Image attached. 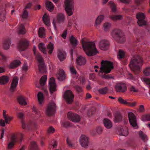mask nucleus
<instances>
[{
  "mask_svg": "<svg viewBox=\"0 0 150 150\" xmlns=\"http://www.w3.org/2000/svg\"><path fill=\"white\" fill-rule=\"evenodd\" d=\"M81 42L83 49L87 56H92L98 52L94 42L85 41L82 39Z\"/></svg>",
  "mask_w": 150,
  "mask_h": 150,
  "instance_id": "obj_1",
  "label": "nucleus"
},
{
  "mask_svg": "<svg viewBox=\"0 0 150 150\" xmlns=\"http://www.w3.org/2000/svg\"><path fill=\"white\" fill-rule=\"evenodd\" d=\"M141 57L134 56L131 59L129 66L131 70L135 74H138L140 72Z\"/></svg>",
  "mask_w": 150,
  "mask_h": 150,
  "instance_id": "obj_2",
  "label": "nucleus"
},
{
  "mask_svg": "<svg viewBox=\"0 0 150 150\" xmlns=\"http://www.w3.org/2000/svg\"><path fill=\"white\" fill-rule=\"evenodd\" d=\"M36 47L34 46L33 48V51L34 55L39 62L38 65L39 71L41 73H45L46 71V67L45 65L44 60L39 53L36 52Z\"/></svg>",
  "mask_w": 150,
  "mask_h": 150,
  "instance_id": "obj_3",
  "label": "nucleus"
},
{
  "mask_svg": "<svg viewBox=\"0 0 150 150\" xmlns=\"http://www.w3.org/2000/svg\"><path fill=\"white\" fill-rule=\"evenodd\" d=\"M111 35L115 41L119 43H123L125 41V36L120 29L114 30L111 33Z\"/></svg>",
  "mask_w": 150,
  "mask_h": 150,
  "instance_id": "obj_4",
  "label": "nucleus"
},
{
  "mask_svg": "<svg viewBox=\"0 0 150 150\" xmlns=\"http://www.w3.org/2000/svg\"><path fill=\"white\" fill-rule=\"evenodd\" d=\"M113 68V63L112 62L108 61L103 60L101 63V66L99 73L108 74L110 72Z\"/></svg>",
  "mask_w": 150,
  "mask_h": 150,
  "instance_id": "obj_5",
  "label": "nucleus"
},
{
  "mask_svg": "<svg viewBox=\"0 0 150 150\" xmlns=\"http://www.w3.org/2000/svg\"><path fill=\"white\" fill-rule=\"evenodd\" d=\"M23 137V134L20 133L18 135L16 134H12L11 137L10 139L8 140L11 141L8 143V145L7 148L9 149H11L13 147L14 143L15 142L20 143L21 142ZM9 139V138H8Z\"/></svg>",
  "mask_w": 150,
  "mask_h": 150,
  "instance_id": "obj_6",
  "label": "nucleus"
},
{
  "mask_svg": "<svg viewBox=\"0 0 150 150\" xmlns=\"http://www.w3.org/2000/svg\"><path fill=\"white\" fill-rule=\"evenodd\" d=\"M65 3V11L67 14L70 16L73 14L74 10L73 0H66Z\"/></svg>",
  "mask_w": 150,
  "mask_h": 150,
  "instance_id": "obj_7",
  "label": "nucleus"
},
{
  "mask_svg": "<svg viewBox=\"0 0 150 150\" xmlns=\"http://www.w3.org/2000/svg\"><path fill=\"white\" fill-rule=\"evenodd\" d=\"M65 20L64 15L62 13H58L56 18L53 20V24L55 30H57L56 24H60L64 22Z\"/></svg>",
  "mask_w": 150,
  "mask_h": 150,
  "instance_id": "obj_8",
  "label": "nucleus"
},
{
  "mask_svg": "<svg viewBox=\"0 0 150 150\" xmlns=\"http://www.w3.org/2000/svg\"><path fill=\"white\" fill-rule=\"evenodd\" d=\"M56 110L55 104L53 102H50L49 104L47 107L46 111V114L49 116L53 115L55 113Z\"/></svg>",
  "mask_w": 150,
  "mask_h": 150,
  "instance_id": "obj_9",
  "label": "nucleus"
},
{
  "mask_svg": "<svg viewBox=\"0 0 150 150\" xmlns=\"http://www.w3.org/2000/svg\"><path fill=\"white\" fill-rule=\"evenodd\" d=\"M74 96L70 90H67L65 92L64 97L68 104L71 103L73 100Z\"/></svg>",
  "mask_w": 150,
  "mask_h": 150,
  "instance_id": "obj_10",
  "label": "nucleus"
},
{
  "mask_svg": "<svg viewBox=\"0 0 150 150\" xmlns=\"http://www.w3.org/2000/svg\"><path fill=\"white\" fill-rule=\"evenodd\" d=\"M115 88L116 91L117 92L124 93L127 90L126 85L122 82L117 83Z\"/></svg>",
  "mask_w": 150,
  "mask_h": 150,
  "instance_id": "obj_11",
  "label": "nucleus"
},
{
  "mask_svg": "<svg viewBox=\"0 0 150 150\" xmlns=\"http://www.w3.org/2000/svg\"><path fill=\"white\" fill-rule=\"evenodd\" d=\"M49 85L50 92L52 94L53 92L57 91V86L55 82V80L52 77L50 79L49 81Z\"/></svg>",
  "mask_w": 150,
  "mask_h": 150,
  "instance_id": "obj_12",
  "label": "nucleus"
},
{
  "mask_svg": "<svg viewBox=\"0 0 150 150\" xmlns=\"http://www.w3.org/2000/svg\"><path fill=\"white\" fill-rule=\"evenodd\" d=\"M67 116L69 120L74 122H78L80 121L81 119L78 115L71 112L68 113Z\"/></svg>",
  "mask_w": 150,
  "mask_h": 150,
  "instance_id": "obj_13",
  "label": "nucleus"
},
{
  "mask_svg": "<svg viewBox=\"0 0 150 150\" xmlns=\"http://www.w3.org/2000/svg\"><path fill=\"white\" fill-rule=\"evenodd\" d=\"M129 119L130 125L135 128H136L137 123L136 117L132 112H129L128 114Z\"/></svg>",
  "mask_w": 150,
  "mask_h": 150,
  "instance_id": "obj_14",
  "label": "nucleus"
},
{
  "mask_svg": "<svg viewBox=\"0 0 150 150\" xmlns=\"http://www.w3.org/2000/svg\"><path fill=\"white\" fill-rule=\"evenodd\" d=\"M29 45V43L26 40H20L18 44V47L21 51L25 50Z\"/></svg>",
  "mask_w": 150,
  "mask_h": 150,
  "instance_id": "obj_15",
  "label": "nucleus"
},
{
  "mask_svg": "<svg viewBox=\"0 0 150 150\" xmlns=\"http://www.w3.org/2000/svg\"><path fill=\"white\" fill-rule=\"evenodd\" d=\"M80 142L81 146L84 147L87 146L88 144V139L86 136L82 135L80 138Z\"/></svg>",
  "mask_w": 150,
  "mask_h": 150,
  "instance_id": "obj_16",
  "label": "nucleus"
},
{
  "mask_svg": "<svg viewBox=\"0 0 150 150\" xmlns=\"http://www.w3.org/2000/svg\"><path fill=\"white\" fill-rule=\"evenodd\" d=\"M109 46V42L106 40H102L99 43V47L100 49L103 50H107Z\"/></svg>",
  "mask_w": 150,
  "mask_h": 150,
  "instance_id": "obj_17",
  "label": "nucleus"
},
{
  "mask_svg": "<svg viewBox=\"0 0 150 150\" xmlns=\"http://www.w3.org/2000/svg\"><path fill=\"white\" fill-rule=\"evenodd\" d=\"M6 6H2L0 9V21H3L6 18Z\"/></svg>",
  "mask_w": 150,
  "mask_h": 150,
  "instance_id": "obj_18",
  "label": "nucleus"
},
{
  "mask_svg": "<svg viewBox=\"0 0 150 150\" xmlns=\"http://www.w3.org/2000/svg\"><path fill=\"white\" fill-rule=\"evenodd\" d=\"M18 79L17 77L13 78L11 84L10 91L11 92H13L16 89L18 83Z\"/></svg>",
  "mask_w": 150,
  "mask_h": 150,
  "instance_id": "obj_19",
  "label": "nucleus"
},
{
  "mask_svg": "<svg viewBox=\"0 0 150 150\" xmlns=\"http://www.w3.org/2000/svg\"><path fill=\"white\" fill-rule=\"evenodd\" d=\"M119 134L120 135L127 136L128 134V131L127 128L120 127L118 130Z\"/></svg>",
  "mask_w": 150,
  "mask_h": 150,
  "instance_id": "obj_20",
  "label": "nucleus"
},
{
  "mask_svg": "<svg viewBox=\"0 0 150 150\" xmlns=\"http://www.w3.org/2000/svg\"><path fill=\"white\" fill-rule=\"evenodd\" d=\"M21 63L20 60H15L10 63L9 65V67L10 69H15L19 66Z\"/></svg>",
  "mask_w": 150,
  "mask_h": 150,
  "instance_id": "obj_21",
  "label": "nucleus"
},
{
  "mask_svg": "<svg viewBox=\"0 0 150 150\" xmlns=\"http://www.w3.org/2000/svg\"><path fill=\"white\" fill-rule=\"evenodd\" d=\"M104 17L103 15H100L97 18L95 23V26L97 28L99 27V25L104 20Z\"/></svg>",
  "mask_w": 150,
  "mask_h": 150,
  "instance_id": "obj_22",
  "label": "nucleus"
},
{
  "mask_svg": "<svg viewBox=\"0 0 150 150\" xmlns=\"http://www.w3.org/2000/svg\"><path fill=\"white\" fill-rule=\"evenodd\" d=\"M148 25L147 19L146 18L145 15L141 13V27L146 26Z\"/></svg>",
  "mask_w": 150,
  "mask_h": 150,
  "instance_id": "obj_23",
  "label": "nucleus"
},
{
  "mask_svg": "<svg viewBox=\"0 0 150 150\" xmlns=\"http://www.w3.org/2000/svg\"><path fill=\"white\" fill-rule=\"evenodd\" d=\"M65 76L64 71L62 69L59 70L58 74L57 75L58 79L59 80L62 81L65 79Z\"/></svg>",
  "mask_w": 150,
  "mask_h": 150,
  "instance_id": "obj_24",
  "label": "nucleus"
},
{
  "mask_svg": "<svg viewBox=\"0 0 150 150\" xmlns=\"http://www.w3.org/2000/svg\"><path fill=\"white\" fill-rule=\"evenodd\" d=\"M86 62V60L85 58L81 56L79 57L76 59L77 63L79 65L85 64Z\"/></svg>",
  "mask_w": 150,
  "mask_h": 150,
  "instance_id": "obj_25",
  "label": "nucleus"
},
{
  "mask_svg": "<svg viewBox=\"0 0 150 150\" xmlns=\"http://www.w3.org/2000/svg\"><path fill=\"white\" fill-rule=\"evenodd\" d=\"M6 111L4 110L3 111V117L4 119L5 122L7 124H9L10 122L12 119L13 117H12L9 116L6 114Z\"/></svg>",
  "mask_w": 150,
  "mask_h": 150,
  "instance_id": "obj_26",
  "label": "nucleus"
},
{
  "mask_svg": "<svg viewBox=\"0 0 150 150\" xmlns=\"http://www.w3.org/2000/svg\"><path fill=\"white\" fill-rule=\"evenodd\" d=\"M66 53L64 51L59 50L58 53V57L61 61H62L65 59Z\"/></svg>",
  "mask_w": 150,
  "mask_h": 150,
  "instance_id": "obj_27",
  "label": "nucleus"
},
{
  "mask_svg": "<svg viewBox=\"0 0 150 150\" xmlns=\"http://www.w3.org/2000/svg\"><path fill=\"white\" fill-rule=\"evenodd\" d=\"M18 32L19 34L24 35L26 33V30L24 25L23 24H21L18 26Z\"/></svg>",
  "mask_w": 150,
  "mask_h": 150,
  "instance_id": "obj_28",
  "label": "nucleus"
},
{
  "mask_svg": "<svg viewBox=\"0 0 150 150\" xmlns=\"http://www.w3.org/2000/svg\"><path fill=\"white\" fill-rule=\"evenodd\" d=\"M103 123L105 126L107 128H110L112 126V124L111 122L108 119L105 118L104 120Z\"/></svg>",
  "mask_w": 150,
  "mask_h": 150,
  "instance_id": "obj_29",
  "label": "nucleus"
},
{
  "mask_svg": "<svg viewBox=\"0 0 150 150\" xmlns=\"http://www.w3.org/2000/svg\"><path fill=\"white\" fill-rule=\"evenodd\" d=\"M8 57L0 52V64H4L7 61Z\"/></svg>",
  "mask_w": 150,
  "mask_h": 150,
  "instance_id": "obj_30",
  "label": "nucleus"
},
{
  "mask_svg": "<svg viewBox=\"0 0 150 150\" xmlns=\"http://www.w3.org/2000/svg\"><path fill=\"white\" fill-rule=\"evenodd\" d=\"M8 77L6 76H3L0 77V84L4 85L7 83L9 81Z\"/></svg>",
  "mask_w": 150,
  "mask_h": 150,
  "instance_id": "obj_31",
  "label": "nucleus"
},
{
  "mask_svg": "<svg viewBox=\"0 0 150 150\" xmlns=\"http://www.w3.org/2000/svg\"><path fill=\"white\" fill-rule=\"evenodd\" d=\"M43 21L45 25L49 26L50 24V18L49 16L46 14H45L42 17Z\"/></svg>",
  "mask_w": 150,
  "mask_h": 150,
  "instance_id": "obj_32",
  "label": "nucleus"
},
{
  "mask_svg": "<svg viewBox=\"0 0 150 150\" xmlns=\"http://www.w3.org/2000/svg\"><path fill=\"white\" fill-rule=\"evenodd\" d=\"M70 41L72 44L74 48L77 46L78 43V41L73 36H72L70 38Z\"/></svg>",
  "mask_w": 150,
  "mask_h": 150,
  "instance_id": "obj_33",
  "label": "nucleus"
},
{
  "mask_svg": "<svg viewBox=\"0 0 150 150\" xmlns=\"http://www.w3.org/2000/svg\"><path fill=\"white\" fill-rule=\"evenodd\" d=\"M47 76L46 75H45L42 76L40 80V86H44L47 81ZM37 87L40 88V86H37Z\"/></svg>",
  "mask_w": 150,
  "mask_h": 150,
  "instance_id": "obj_34",
  "label": "nucleus"
},
{
  "mask_svg": "<svg viewBox=\"0 0 150 150\" xmlns=\"http://www.w3.org/2000/svg\"><path fill=\"white\" fill-rule=\"evenodd\" d=\"M17 100L19 103L22 105H25L27 104V103L24 98L22 96H19L17 98Z\"/></svg>",
  "mask_w": 150,
  "mask_h": 150,
  "instance_id": "obj_35",
  "label": "nucleus"
},
{
  "mask_svg": "<svg viewBox=\"0 0 150 150\" xmlns=\"http://www.w3.org/2000/svg\"><path fill=\"white\" fill-rule=\"evenodd\" d=\"M11 43V42L10 40L8 39L6 40L3 43L4 48L6 50L9 49Z\"/></svg>",
  "mask_w": 150,
  "mask_h": 150,
  "instance_id": "obj_36",
  "label": "nucleus"
},
{
  "mask_svg": "<svg viewBox=\"0 0 150 150\" xmlns=\"http://www.w3.org/2000/svg\"><path fill=\"white\" fill-rule=\"evenodd\" d=\"M46 6L47 9L50 11H52L54 9V6L51 2L47 1L46 3Z\"/></svg>",
  "mask_w": 150,
  "mask_h": 150,
  "instance_id": "obj_37",
  "label": "nucleus"
},
{
  "mask_svg": "<svg viewBox=\"0 0 150 150\" xmlns=\"http://www.w3.org/2000/svg\"><path fill=\"white\" fill-rule=\"evenodd\" d=\"M39 49L45 54H47L46 49L45 48V45L43 43H40L38 45Z\"/></svg>",
  "mask_w": 150,
  "mask_h": 150,
  "instance_id": "obj_38",
  "label": "nucleus"
},
{
  "mask_svg": "<svg viewBox=\"0 0 150 150\" xmlns=\"http://www.w3.org/2000/svg\"><path fill=\"white\" fill-rule=\"evenodd\" d=\"M29 148L30 150H39L38 146L35 142L31 143Z\"/></svg>",
  "mask_w": 150,
  "mask_h": 150,
  "instance_id": "obj_39",
  "label": "nucleus"
},
{
  "mask_svg": "<svg viewBox=\"0 0 150 150\" xmlns=\"http://www.w3.org/2000/svg\"><path fill=\"white\" fill-rule=\"evenodd\" d=\"M21 122L22 125V127L23 129H30L31 124L30 123L27 124L23 120H22Z\"/></svg>",
  "mask_w": 150,
  "mask_h": 150,
  "instance_id": "obj_40",
  "label": "nucleus"
},
{
  "mask_svg": "<svg viewBox=\"0 0 150 150\" xmlns=\"http://www.w3.org/2000/svg\"><path fill=\"white\" fill-rule=\"evenodd\" d=\"M111 26L110 23L106 22L103 25V29L105 31H108L109 30Z\"/></svg>",
  "mask_w": 150,
  "mask_h": 150,
  "instance_id": "obj_41",
  "label": "nucleus"
},
{
  "mask_svg": "<svg viewBox=\"0 0 150 150\" xmlns=\"http://www.w3.org/2000/svg\"><path fill=\"white\" fill-rule=\"evenodd\" d=\"M38 98L39 104L41 105L44 100L43 94L41 92H39L38 94Z\"/></svg>",
  "mask_w": 150,
  "mask_h": 150,
  "instance_id": "obj_42",
  "label": "nucleus"
},
{
  "mask_svg": "<svg viewBox=\"0 0 150 150\" xmlns=\"http://www.w3.org/2000/svg\"><path fill=\"white\" fill-rule=\"evenodd\" d=\"M122 119V117L121 115L119 113L116 114L114 117V121L116 122H118L121 121Z\"/></svg>",
  "mask_w": 150,
  "mask_h": 150,
  "instance_id": "obj_43",
  "label": "nucleus"
},
{
  "mask_svg": "<svg viewBox=\"0 0 150 150\" xmlns=\"http://www.w3.org/2000/svg\"><path fill=\"white\" fill-rule=\"evenodd\" d=\"M38 33L40 37L44 38L45 36V31L44 28H39Z\"/></svg>",
  "mask_w": 150,
  "mask_h": 150,
  "instance_id": "obj_44",
  "label": "nucleus"
},
{
  "mask_svg": "<svg viewBox=\"0 0 150 150\" xmlns=\"http://www.w3.org/2000/svg\"><path fill=\"white\" fill-rule=\"evenodd\" d=\"M122 15H112L110 16V18L113 21L121 20L122 18Z\"/></svg>",
  "mask_w": 150,
  "mask_h": 150,
  "instance_id": "obj_45",
  "label": "nucleus"
},
{
  "mask_svg": "<svg viewBox=\"0 0 150 150\" xmlns=\"http://www.w3.org/2000/svg\"><path fill=\"white\" fill-rule=\"evenodd\" d=\"M108 5H109L112 9V11L115 12L116 11V6L112 1H110L109 2Z\"/></svg>",
  "mask_w": 150,
  "mask_h": 150,
  "instance_id": "obj_46",
  "label": "nucleus"
},
{
  "mask_svg": "<svg viewBox=\"0 0 150 150\" xmlns=\"http://www.w3.org/2000/svg\"><path fill=\"white\" fill-rule=\"evenodd\" d=\"M54 45L51 42H50L47 45V49L48 50V53L49 54L52 53L54 49Z\"/></svg>",
  "mask_w": 150,
  "mask_h": 150,
  "instance_id": "obj_47",
  "label": "nucleus"
},
{
  "mask_svg": "<svg viewBox=\"0 0 150 150\" xmlns=\"http://www.w3.org/2000/svg\"><path fill=\"white\" fill-rule=\"evenodd\" d=\"M33 110L35 113L36 116L37 117H40L41 116L40 112L35 107V106H33L32 108Z\"/></svg>",
  "mask_w": 150,
  "mask_h": 150,
  "instance_id": "obj_48",
  "label": "nucleus"
},
{
  "mask_svg": "<svg viewBox=\"0 0 150 150\" xmlns=\"http://www.w3.org/2000/svg\"><path fill=\"white\" fill-rule=\"evenodd\" d=\"M108 89L107 87H105L103 88L100 89L98 90L99 93L102 94H105L108 93Z\"/></svg>",
  "mask_w": 150,
  "mask_h": 150,
  "instance_id": "obj_49",
  "label": "nucleus"
},
{
  "mask_svg": "<svg viewBox=\"0 0 150 150\" xmlns=\"http://www.w3.org/2000/svg\"><path fill=\"white\" fill-rule=\"evenodd\" d=\"M125 53L122 50H120L119 51L118 58L119 59L123 58L125 56Z\"/></svg>",
  "mask_w": 150,
  "mask_h": 150,
  "instance_id": "obj_50",
  "label": "nucleus"
},
{
  "mask_svg": "<svg viewBox=\"0 0 150 150\" xmlns=\"http://www.w3.org/2000/svg\"><path fill=\"white\" fill-rule=\"evenodd\" d=\"M141 140L144 142H146L148 140L147 135L141 131Z\"/></svg>",
  "mask_w": 150,
  "mask_h": 150,
  "instance_id": "obj_51",
  "label": "nucleus"
},
{
  "mask_svg": "<svg viewBox=\"0 0 150 150\" xmlns=\"http://www.w3.org/2000/svg\"><path fill=\"white\" fill-rule=\"evenodd\" d=\"M95 108L94 107H92L89 108L87 114L88 116H91L95 112Z\"/></svg>",
  "mask_w": 150,
  "mask_h": 150,
  "instance_id": "obj_52",
  "label": "nucleus"
},
{
  "mask_svg": "<svg viewBox=\"0 0 150 150\" xmlns=\"http://www.w3.org/2000/svg\"><path fill=\"white\" fill-rule=\"evenodd\" d=\"M144 74L146 76L150 75V67H146L143 71Z\"/></svg>",
  "mask_w": 150,
  "mask_h": 150,
  "instance_id": "obj_53",
  "label": "nucleus"
},
{
  "mask_svg": "<svg viewBox=\"0 0 150 150\" xmlns=\"http://www.w3.org/2000/svg\"><path fill=\"white\" fill-rule=\"evenodd\" d=\"M136 18L138 19L137 23L139 26H141V13H138L136 15Z\"/></svg>",
  "mask_w": 150,
  "mask_h": 150,
  "instance_id": "obj_54",
  "label": "nucleus"
},
{
  "mask_svg": "<svg viewBox=\"0 0 150 150\" xmlns=\"http://www.w3.org/2000/svg\"><path fill=\"white\" fill-rule=\"evenodd\" d=\"M142 120L143 121H150V115H146L143 116Z\"/></svg>",
  "mask_w": 150,
  "mask_h": 150,
  "instance_id": "obj_55",
  "label": "nucleus"
},
{
  "mask_svg": "<svg viewBox=\"0 0 150 150\" xmlns=\"http://www.w3.org/2000/svg\"><path fill=\"white\" fill-rule=\"evenodd\" d=\"M63 125L65 127H70L72 126L71 124L69 122H63Z\"/></svg>",
  "mask_w": 150,
  "mask_h": 150,
  "instance_id": "obj_56",
  "label": "nucleus"
},
{
  "mask_svg": "<svg viewBox=\"0 0 150 150\" xmlns=\"http://www.w3.org/2000/svg\"><path fill=\"white\" fill-rule=\"evenodd\" d=\"M74 87L78 93H81L83 92V89L80 86H76Z\"/></svg>",
  "mask_w": 150,
  "mask_h": 150,
  "instance_id": "obj_57",
  "label": "nucleus"
},
{
  "mask_svg": "<svg viewBox=\"0 0 150 150\" xmlns=\"http://www.w3.org/2000/svg\"><path fill=\"white\" fill-rule=\"evenodd\" d=\"M28 12L27 11L26 9H24L22 15V17L23 18L26 19L28 16Z\"/></svg>",
  "mask_w": 150,
  "mask_h": 150,
  "instance_id": "obj_58",
  "label": "nucleus"
},
{
  "mask_svg": "<svg viewBox=\"0 0 150 150\" xmlns=\"http://www.w3.org/2000/svg\"><path fill=\"white\" fill-rule=\"evenodd\" d=\"M118 100L119 102L121 103L124 104H127L128 103L125 100L123 99L122 98L120 97L118 98Z\"/></svg>",
  "mask_w": 150,
  "mask_h": 150,
  "instance_id": "obj_59",
  "label": "nucleus"
},
{
  "mask_svg": "<svg viewBox=\"0 0 150 150\" xmlns=\"http://www.w3.org/2000/svg\"><path fill=\"white\" fill-rule=\"evenodd\" d=\"M28 66L26 64L24 63L22 67V70L24 72H26L28 69Z\"/></svg>",
  "mask_w": 150,
  "mask_h": 150,
  "instance_id": "obj_60",
  "label": "nucleus"
},
{
  "mask_svg": "<svg viewBox=\"0 0 150 150\" xmlns=\"http://www.w3.org/2000/svg\"><path fill=\"white\" fill-rule=\"evenodd\" d=\"M130 91L131 92L136 93L138 91V89L133 86H131L130 88Z\"/></svg>",
  "mask_w": 150,
  "mask_h": 150,
  "instance_id": "obj_61",
  "label": "nucleus"
},
{
  "mask_svg": "<svg viewBox=\"0 0 150 150\" xmlns=\"http://www.w3.org/2000/svg\"><path fill=\"white\" fill-rule=\"evenodd\" d=\"M54 129L52 127H50L47 130V132L49 133H53L54 132Z\"/></svg>",
  "mask_w": 150,
  "mask_h": 150,
  "instance_id": "obj_62",
  "label": "nucleus"
},
{
  "mask_svg": "<svg viewBox=\"0 0 150 150\" xmlns=\"http://www.w3.org/2000/svg\"><path fill=\"white\" fill-rule=\"evenodd\" d=\"M70 70L72 74H76V70L74 67H71L70 68Z\"/></svg>",
  "mask_w": 150,
  "mask_h": 150,
  "instance_id": "obj_63",
  "label": "nucleus"
},
{
  "mask_svg": "<svg viewBox=\"0 0 150 150\" xmlns=\"http://www.w3.org/2000/svg\"><path fill=\"white\" fill-rule=\"evenodd\" d=\"M96 131L98 133L100 134L103 131L102 128L100 127H97L96 129Z\"/></svg>",
  "mask_w": 150,
  "mask_h": 150,
  "instance_id": "obj_64",
  "label": "nucleus"
}]
</instances>
